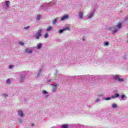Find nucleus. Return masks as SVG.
Here are the masks:
<instances>
[{
  "mask_svg": "<svg viewBox=\"0 0 128 128\" xmlns=\"http://www.w3.org/2000/svg\"><path fill=\"white\" fill-rule=\"evenodd\" d=\"M42 28H40L34 36L36 40H38L40 37L42 36Z\"/></svg>",
  "mask_w": 128,
  "mask_h": 128,
  "instance_id": "nucleus-1",
  "label": "nucleus"
},
{
  "mask_svg": "<svg viewBox=\"0 0 128 128\" xmlns=\"http://www.w3.org/2000/svg\"><path fill=\"white\" fill-rule=\"evenodd\" d=\"M68 15L66 14V16H62L61 18V20H68Z\"/></svg>",
  "mask_w": 128,
  "mask_h": 128,
  "instance_id": "nucleus-2",
  "label": "nucleus"
},
{
  "mask_svg": "<svg viewBox=\"0 0 128 128\" xmlns=\"http://www.w3.org/2000/svg\"><path fill=\"white\" fill-rule=\"evenodd\" d=\"M42 44L41 43H38L37 44L36 48L37 50H40L42 48Z\"/></svg>",
  "mask_w": 128,
  "mask_h": 128,
  "instance_id": "nucleus-3",
  "label": "nucleus"
},
{
  "mask_svg": "<svg viewBox=\"0 0 128 128\" xmlns=\"http://www.w3.org/2000/svg\"><path fill=\"white\" fill-rule=\"evenodd\" d=\"M79 18H80L81 19L84 18V12H80L78 13Z\"/></svg>",
  "mask_w": 128,
  "mask_h": 128,
  "instance_id": "nucleus-4",
  "label": "nucleus"
},
{
  "mask_svg": "<svg viewBox=\"0 0 128 128\" xmlns=\"http://www.w3.org/2000/svg\"><path fill=\"white\" fill-rule=\"evenodd\" d=\"M26 52H27L28 54H32V51L28 48H26L25 50Z\"/></svg>",
  "mask_w": 128,
  "mask_h": 128,
  "instance_id": "nucleus-5",
  "label": "nucleus"
},
{
  "mask_svg": "<svg viewBox=\"0 0 128 128\" xmlns=\"http://www.w3.org/2000/svg\"><path fill=\"white\" fill-rule=\"evenodd\" d=\"M6 6L7 8H10V1H6Z\"/></svg>",
  "mask_w": 128,
  "mask_h": 128,
  "instance_id": "nucleus-6",
  "label": "nucleus"
},
{
  "mask_svg": "<svg viewBox=\"0 0 128 128\" xmlns=\"http://www.w3.org/2000/svg\"><path fill=\"white\" fill-rule=\"evenodd\" d=\"M19 116H24V114L22 113V110H19L18 111Z\"/></svg>",
  "mask_w": 128,
  "mask_h": 128,
  "instance_id": "nucleus-7",
  "label": "nucleus"
},
{
  "mask_svg": "<svg viewBox=\"0 0 128 128\" xmlns=\"http://www.w3.org/2000/svg\"><path fill=\"white\" fill-rule=\"evenodd\" d=\"M114 80H118V78H120V75H114Z\"/></svg>",
  "mask_w": 128,
  "mask_h": 128,
  "instance_id": "nucleus-8",
  "label": "nucleus"
},
{
  "mask_svg": "<svg viewBox=\"0 0 128 128\" xmlns=\"http://www.w3.org/2000/svg\"><path fill=\"white\" fill-rule=\"evenodd\" d=\"M120 96V94H116L115 95H113L112 96V98H118Z\"/></svg>",
  "mask_w": 128,
  "mask_h": 128,
  "instance_id": "nucleus-9",
  "label": "nucleus"
},
{
  "mask_svg": "<svg viewBox=\"0 0 128 128\" xmlns=\"http://www.w3.org/2000/svg\"><path fill=\"white\" fill-rule=\"evenodd\" d=\"M58 18H55L53 21H52V24H56V22H58Z\"/></svg>",
  "mask_w": 128,
  "mask_h": 128,
  "instance_id": "nucleus-10",
  "label": "nucleus"
},
{
  "mask_svg": "<svg viewBox=\"0 0 128 128\" xmlns=\"http://www.w3.org/2000/svg\"><path fill=\"white\" fill-rule=\"evenodd\" d=\"M52 26H48L47 28L46 32H50V30H52Z\"/></svg>",
  "mask_w": 128,
  "mask_h": 128,
  "instance_id": "nucleus-11",
  "label": "nucleus"
},
{
  "mask_svg": "<svg viewBox=\"0 0 128 128\" xmlns=\"http://www.w3.org/2000/svg\"><path fill=\"white\" fill-rule=\"evenodd\" d=\"M124 80L122 78H120L118 79V81L120 82H124Z\"/></svg>",
  "mask_w": 128,
  "mask_h": 128,
  "instance_id": "nucleus-12",
  "label": "nucleus"
},
{
  "mask_svg": "<svg viewBox=\"0 0 128 128\" xmlns=\"http://www.w3.org/2000/svg\"><path fill=\"white\" fill-rule=\"evenodd\" d=\"M62 128H68V124H63L62 126Z\"/></svg>",
  "mask_w": 128,
  "mask_h": 128,
  "instance_id": "nucleus-13",
  "label": "nucleus"
},
{
  "mask_svg": "<svg viewBox=\"0 0 128 128\" xmlns=\"http://www.w3.org/2000/svg\"><path fill=\"white\" fill-rule=\"evenodd\" d=\"M64 30H70V28L69 27H66L65 28H64Z\"/></svg>",
  "mask_w": 128,
  "mask_h": 128,
  "instance_id": "nucleus-14",
  "label": "nucleus"
},
{
  "mask_svg": "<svg viewBox=\"0 0 128 128\" xmlns=\"http://www.w3.org/2000/svg\"><path fill=\"white\" fill-rule=\"evenodd\" d=\"M56 86H58V84L54 85V88L53 92H56V88H58Z\"/></svg>",
  "mask_w": 128,
  "mask_h": 128,
  "instance_id": "nucleus-15",
  "label": "nucleus"
},
{
  "mask_svg": "<svg viewBox=\"0 0 128 128\" xmlns=\"http://www.w3.org/2000/svg\"><path fill=\"white\" fill-rule=\"evenodd\" d=\"M116 26L118 28H122V23H119Z\"/></svg>",
  "mask_w": 128,
  "mask_h": 128,
  "instance_id": "nucleus-16",
  "label": "nucleus"
},
{
  "mask_svg": "<svg viewBox=\"0 0 128 128\" xmlns=\"http://www.w3.org/2000/svg\"><path fill=\"white\" fill-rule=\"evenodd\" d=\"M44 38H48V32L45 34L44 36Z\"/></svg>",
  "mask_w": 128,
  "mask_h": 128,
  "instance_id": "nucleus-17",
  "label": "nucleus"
},
{
  "mask_svg": "<svg viewBox=\"0 0 128 128\" xmlns=\"http://www.w3.org/2000/svg\"><path fill=\"white\" fill-rule=\"evenodd\" d=\"M40 18V14H38L36 18V20H38Z\"/></svg>",
  "mask_w": 128,
  "mask_h": 128,
  "instance_id": "nucleus-18",
  "label": "nucleus"
},
{
  "mask_svg": "<svg viewBox=\"0 0 128 128\" xmlns=\"http://www.w3.org/2000/svg\"><path fill=\"white\" fill-rule=\"evenodd\" d=\"M6 84H10V79L7 80Z\"/></svg>",
  "mask_w": 128,
  "mask_h": 128,
  "instance_id": "nucleus-19",
  "label": "nucleus"
},
{
  "mask_svg": "<svg viewBox=\"0 0 128 128\" xmlns=\"http://www.w3.org/2000/svg\"><path fill=\"white\" fill-rule=\"evenodd\" d=\"M112 108H116V104H112Z\"/></svg>",
  "mask_w": 128,
  "mask_h": 128,
  "instance_id": "nucleus-20",
  "label": "nucleus"
},
{
  "mask_svg": "<svg viewBox=\"0 0 128 128\" xmlns=\"http://www.w3.org/2000/svg\"><path fill=\"white\" fill-rule=\"evenodd\" d=\"M64 32V28L62 30H59V32H60V34H62V32Z\"/></svg>",
  "mask_w": 128,
  "mask_h": 128,
  "instance_id": "nucleus-21",
  "label": "nucleus"
},
{
  "mask_svg": "<svg viewBox=\"0 0 128 128\" xmlns=\"http://www.w3.org/2000/svg\"><path fill=\"white\" fill-rule=\"evenodd\" d=\"M90 16L88 17V18H90L92 16H94V14H90Z\"/></svg>",
  "mask_w": 128,
  "mask_h": 128,
  "instance_id": "nucleus-22",
  "label": "nucleus"
},
{
  "mask_svg": "<svg viewBox=\"0 0 128 128\" xmlns=\"http://www.w3.org/2000/svg\"><path fill=\"white\" fill-rule=\"evenodd\" d=\"M10 68H14V65H10L9 66Z\"/></svg>",
  "mask_w": 128,
  "mask_h": 128,
  "instance_id": "nucleus-23",
  "label": "nucleus"
},
{
  "mask_svg": "<svg viewBox=\"0 0 128 128\" xmlns=\"http://www.w3.org/2000/svg\"><path fill=\"white\" fill-rule=\"evenodd\" d=\"M42 92H43V94H48V92H47L46 91L44 90Z\"/></svg>",
  "mask_w": 128,
  "mask_h": 128,
  "instance_id": "nucleus-24",
  "label": "nucleus"
},
{
  "mask_svg": "<svg viewBox=\"0 0 128 128\" xmlns=\"http://www.w3.org/2000/svg\"><path fill=\"white\" fill-rule=\"evenodd\" d=\"M114 34H116V32H118V29H116L115 30H114Z\"/></svg>",
  "mask_w": 128,
  "mask_h": 128,
  "instance_id": "nucleus-25",
  "label": "nucleus"
},
{
  "mask_svg": "<svg viewBox=\"0 0 128 128\" xmlns=\"http://www.w3.org/2000/svg\"><path fill=\"white\" fill-rule=\"evenodd\" d=\"M19 44H21V46H24V44L22 42H19Z\"/></svg>",
  "mask_w": 128,
  "mask_h": 128,
  "instance_id": "nucleus-26",
  "label": "nucleus"
},
{
  "mask_svg": "<svg viewBox=\"0 0 128 128\" xmlns=\"http://www.w3.org/2000/svg\"><path fill=\"white\" fill-rule=\"evenodd\" d=\"M104 44L105 46H108V42H105Z\"/></svg>",
  "mask_w": 128,
  "mask_h": 128,
  "instance_id": "nucleus-27",
  "label": "nucleus"
},
{
  "mask_svg": "<svg viewBox=\"0 0 128 128\" xmlns=\"http://www.w3.org/2000/svg\"><path fill=\"white\" fill-rule=\"evenodd\" d=\"M110 100V98H106V100Z\"/></svg>",
  "mask_w": 128,
  "mask_h": 128,
  "instance_id": "nucleus-28",
  "label": "nucleus"
},
{
  "mask_svg": "<svg viewBox=\"0 0 128 128\" xmlns=\"http://www.w3.org/2000/svg\"><path fill=\"white\" fill-rule=\"evenodd\" d=\"M30 28V26H26V27H25L24 28V30H28V28Z\"/></svg>",
  "mask_w": 128,
  "mask_h": 128,
  "instance_id": "nucleus-29",
  "label": "nucleus"
},
{
  "mask_svg": "<svg viewBox=\"0 0 128 128\" xmlns=\"http://www.w3.org/2000/svg\"><path fill=\"white\" fill-rule=\"evenodd\" d=\"M124 96H125L124 95H122L121 96V98H122V99L124 98Z\"/></svg>",
  "mask_w": 128,
  "mask_h": 128,
  "instance_id": "nucleus-30",
  "label": "nucleus"
},
{
  "mask_svg": "<svg viewBox=\"0 0 128 128\" xmlns=\"http://www.w3.org/2000/svg\"><path fill=\"white\" fill-rule=\"evenodd\" d=\"M3 96H4L5 98H6V96H8V94H3Z\"/></svg>",
  "mask_w": 128,
  "mask_h": 128,
  "instance_id": "nucleus-31",
  "label": "nucleus"
},
{
  "mask_svg": "<svg viewBox=\"0 0 128 128\" xmlns=\"http://www.w3.org/2000/svg\"><path fill=\"white\" fill-rule=\"evenodd\" d=\"M100 99H98V98H96V102H98L99 100Z\"/></svg>",
  "mask_w": 128,
  "mask_h": 128,
  "instance_id": "nucleus-32",
  "label": "nucleus"
},
{
  "mask_svg": "<svg viewBox=\"0 0 128 128\" xmlns=\"http://www.w3.org/2000/svg\"><path fill=\"white\" fill-rule=\"evenodd\" d=\"M34 126V124H32V126Z\"/></svg>",
  "mask_w": 128,
  "mask_h": 128,
  "instance_id": "nucleus-33",
  "label": "nucleus"
},
{
  "mask_svg": "<svg viewBox=\"0 0 128 128\" xmlns=\"http://www.w3.org/2000/svg\"><path fill=\"white\" fill-rule=\"evenodd\" d=\"M83 40H84V39H83Z\"/></svg>",
  "mask_w": 128,
  "mask_h": 128,
  "instance_id": "nucleus-34",
  "label": "nucleus"
}]
</instances>
